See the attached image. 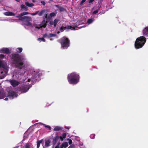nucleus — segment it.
Returning a JSON list of instances; mask_svg holds the SVG:
<instances>
[{"label": "nucleus", "instance_id": "obj_26", "mask_svg": "<svg viewBox=\"0 0 148 148\" xmlns=\"http://www.w3.org/2000/svg\"><path fill=\"white\" fill-rule=\"evenodd\" d=\"M5 97V95L4 93H1L0 91V99L4 98Z\"/></svg>", "mask_w": 148, "mask_h": 148}, {"label": "nucleus", "instance_id": "obj_23", "mask_svg": "<svg viewBox=\"0 0 148 148\" xmlns=\"http://www.w3.org/2000/svg\"><path fill=\"white\" fill-rule=\"evenodd\" d=\"M59 21V20L57 19H55L53 22V25L55 27H56V26L58 22Z\"/></svg>", "mask_w": 148, "mask_h": 148}, {"label": "nucleus", "instance_id": "obj_32", "mask_svg": "<svg viewBox=\"0 0 148 148\" xmlns=\"http://www.w3.org/2000/svg\"><path fill=\"white\" fill-rule=\"evenodd\" d=\"M38 40L40 41V42L41 41L45 42V40L44 38L43 37L39 38L38 39Z\"/></svg>", "mask_w": 148, "mask_h": 148}, {"label": "nucleus", "instance_id": "obj_60", "mask_svg": "<svg viewBox=\"0 0 148 148\" xmlns=\"http://www.w3.org/2000/svg\"><path fill=\"white\" fill-rule=\"evenodd\" d=\"M50 1H52L53 0H49Z\"/></svg>", "mask_w": 148, "mask_h": 148}, {"label": "nucleus", "instance_id": "obj_19", "mask_svg": "<svg viewBox=\"0 0 148 148\" xmlns=\"http://www.w3.org/2000/svg\"><path fill=\"white\" fill-rule=\"evenodd\" d=\"M25 5L29 7H32L34 6V4L33 3H29L28 2H25Z\"/></svg>", "mask_w": 148, "mask_h": 148}, {"label": "nucleus", "instance_id": "obj_62", "mask_svg": "<svg viewBox=\"0 0 148 148\" xmlns=\"http://www.w3.org/2000/svg\"><path fill=\"white\" fill-rule=\"evenodd\" d=\"M33 1H34V0H32Z\"/></svg>", "mask_w": 148, "mask_h": 148}, {"label": "nucleus", "instance_id": "obj_59", "mask_svg": "<svg viewBox=\"0 0 148 148\" xmlns=\"http://www.w3.org/2000/svg\"><path fill=\"white\" fill-rule=\"evenodd\" d=\"M60 33V32L59 31H58V32H57V34H59Z\"/></svg>", "mask_w": 148, "mask_h": 148}, {"label": "nucleus", "instance_id": "obj_51", "mask_svg": "<svg viewBox=\"0 0 148 148\" xmlns=\"http://www.w3.org/2000/svg\"><path fill=\"white\" fill-rule=\"evenodd\" d=\"M71 29H70L72 30H75V27H73L71 26Z\"/></svg>", "mask_w": 148, "mask_h": 148}, {"label": "nucleus", "instance_id": "obj_43", "mask_svg": "<svg viewBox=\"0 0 148 148\" xmlns=\"http://www.w3.org/2000/svg\"><path fill=\"white\" fill-rule=\"evenodd\" d=\"M68 148H75V145L72 144Z\"/></svg>", "mask_w": 148, "mask_h": 148}, {"label": "nucleus", "instance_id": "obj_22", "mask_svg": "<svg viewBox=\"0 0 148 148\" xmlns=\"http://www.w3.org/2000/svg\"><path fill=\"white\" fill-rule=\"evenodd\" d=\"M42 140H38L37 141V148H39L40 144L42 142Z\"/></svg>", "mask_w": 148, "mask_h": 148}, {"label": "nucleus", "instance_id": "obj_57", "mask_svg": "<svg viewBox=\"0 0 148 148\" xmlns=\"http://www.w3.org/2000/svg\"><path fill=\"white\" fill-rule=\"evenodd\" d=\"M15 1H16L17 2H20V0H15Z\"/></svg>", "mask_w": 148, "mask_h": 148}, {"label": "nucleus", "instance_id": "obj_17", "mask_svg": "<svg viewBox=\"0 0 148 148\" xmlns=\"http://www.w3.org/2000/svg\"><path fill=\"white\" fill-rule=\"evenodd\" d=\"M62 147L66 148L68 146V144L67 142H65L63 143L60 145Z\"/></svg>", "mask_w": 148, "mask_h": 148}, {"label": "nucleus", "instance_id": "obj_37", "mask_svg": "<svg viewBox=\"0 0 148 148\" xmlns=\"http://www.w3.org/2000/svg\"><path fill=\"white\" fill-rule=\"evenodd\" d=\"M42 125H44L45 127L48 128L49 130H51V127L49 125H46L45 124H42Z\"/></svg>", "mask_w": 148, "mask_h": 148}, {"label": "nucleus", "instance_id": "obj_61", "mask_svg": "<svg viewBox=\"0 0 148 148\" xmlns=\"http://www.w3.org/2000/svg\"><path fill=\"white\" fill-rule=\"evenodd\" d=\"M60 148H63V147H62L61 146H60Z\"/></svg>", "mask_w": 148, "mask_h": 148}, {"label": "nucleus", "instance_id": "obj_24", "mask_svg": "<svg viewBox=\"0 0 148 148\" xmlns=\"http://www.w3.org/2000/svg\"><path fill=\"white\" fill-rule=\"evenodd\" d=\"M46 10H41L40 12L38 14V15L39 16H41L42 15V14H44Z\"/></svg>", "mask_w": 148, "mask_h": 148}, {"label": "nucleus", "instance_id": "obj_47", "mask_svg": "<svg viewBox=\"0 0 148 148\" xmlns=\"http://www.w3.org/2000/svg\"><path fill=\"white\" fill-rule=\"evenodd\" d=\"M48 35H47V34L45 33L43 35V37L46 38L47 37H48Z\"/></svg>", "mask_w": 148, "mask_h": 148}, {"label": "nucleus", "instance_id": "obj_3", "mask_svg": "<svg viewBox=\"0 0 148 148\" xmlns=\"http://www.w3.org/2000/svg\"><path fill=\"white\" fill-rule=\"evenodd\" d=\"M146 39L145 37L141 36L137 38L134 43V46L136 49L142 48L145 43Z\"/></svg>", "mask_w": 148, "mask_h": 148}, {"label": "nucleus", "instance_id": "obj_5", "mask_svg": "<svg viewBox=\"0 0 148 148\" xmlns=\"http://www.w3.org/2000/svg\"><path fill=\"white\" fill-rule=\"evenodd\" d=\"M18 20L23 21L24 24L27 26L32 25V23L30 22L32 21V19L31 18L30 16H23L19 18Z\"/></svg>", "mask_w": 148, "mask_h": 148}, {"label": "nucleus", "instance_id": "obj_49", "mask_svg": "<svg viewBox=\"0 0 148 148\" xmlns=\"http://www.w3.org/2000/svg\"><path fill=\"white\" fill-rule=\"evenodd\" d=\"M95 0H89L88 1V3H92Z\"/></svg>", "mask_w": 148, "mask_h": 148}, {"label": "nucleus", "instance_id": "obj_20", "mask_svg": "<svg viewBox=\"0 0 148 148\" xmlns=\"http://www.w3.org/2000/svg\"><path fill=\"white\" fill-rule=\"evenodd\" d=\"M5 67V65L4 62L0 60V67L4 68Z\"/></svg>", "mask_w": 148, "mask_h": 148}, {"label": "nucleus", "instance_id": "obj_33", "mask_svg": "<svg viewBox=\"0 0 148 148\" xmlns=\"http://www.w3.org/2000/svg\"><path fill=\"white\" fill-rule=\"evenodd\" d=\"M65 29H66V27L62 26L60 27V31L61 32H63V31H64V30Z\"/></svg>", "mask_w": 148, "mask_h": 148}, {"label": "nucleus", "instance_id": "obj_18", "mask_svg": "<svg viewBox=\"0 0 148 148\" xmlns=\"http://www.w3.org/2000/svg\"><path fill=\"white\" fill-rule=\"evenodd\" d=\"M42 74L41 73H39L37 75V76L38 77V78H37V75H36L35 77V79L36 80H40V77L42 76Z\"/></svg>", "mask_w": 148, "mask_h": 148}, {"label": "nucleus", "instance_id": "obj_27", "mask_svg": "<svg viewBox=\"0 0 148 148\" xmlns=\"http://www.w3.org/2000/svg\"><path fill=\"white\" fill-rule=\"evenodd\" d=\"M32 144L30 143H27L25 145V148H30Z\"/></svg>", "mask_w": 148, "mask_h": 148}, {"label": "nucleus", "instance_id": "obj_35", "mask_svg": "<svg viewBox=\"0 0 148 148\" xmlns=\"http://www.w3.org/2000/svg\"><path fill=\"white\" fill-rule=\"evenodd\" d=\"M39 11H36L34 13H29V14L32 15H36L37 14H38L39 13Z\"/></svg>", "mask_w": 148, "mask_h": 148}, {"label": "nucleus", "instance_id": "obj_41", "mask_svg": "<svg viewBox=\"0 0 148 148\" xmlns=\"http://www.w3.org/2000/svg\"><path fill=\"white\" fill-rule=\"evenodd\" d=\"M48 14H45L44 15V16L43 17V19H47V18Z\"/></svg>", "mask_w": 148, "mask_h": 148}, {"label": "nucleus", "instance_id": "obj_45", "mask_svg": "<svg viewBox=\"0 0 148 148\" xmlns=\"http://www.w3.org/2000/svg\"><path fill=\"white\" fill-rule=\"evenodd\" d=\"M5 57V56L3 54H1L0 55V58L2 59L4 58Z\"/></svg>", "mask_w": 148, "mask_h": 148}, {"label": "nucleus", "instance_id": "obj_9", "mask_svg": "<svg viewBox=\"0 0 148 148\" xmlns=\"http://www.w3.org/2000/svg\"><path fill=\"white\" fill-rule=\"evenodd\" d=\"M8 96L9 97H12V98H14V97H16L17 96L16 93L13 91L9 92L8 94Z\"/></svg>", "mask_w": 148, "mask_h": 148}, {"label": "nucleus", "instance_id": "obj_58", "mask_svg": "<svg viewBox=\"0 0 148 148\" xmlns=\"http://www.w3.org/2000/svg\"><path fill=\"white\" fill-rule=\"evenodd\" d=\"M58 6H59V5H56V6L57 7H58Z\"/></svg>", "mask_w": 148, "mask_h": 148}, {"label": "nucleus", "instance_id": "obj_38", "mask_svg": "<svg viewBox=\"0 0 148 148\" xmlns=\"http://www.w3.org/2000/svg\"><path fill=\"white\" fill-rule=\"evenodd\" d=\"M56 15V14L55 13L53 12L52 13H51L50 14L49 16H50V17H53Z\"/></svg>", "mask_w": 148, "mask_h": 148}, {"label": "nucleus", "instance_id": "obj_14", "mask_svg": "<svg viewBox=\"0 0 148 148\" xmlns=\"http://www.w3.org/2000/svg\"><path fill=\"white\" fill-rule=\"evenodd\" d=\"M7 16H14L15 14L14 13L10 11L6 12L4 13Z\"/></svg>", "mask_w": 148, "mask_h": 148}, {"label": "nucleus", "instance_id": "obj_10", "mask_svg": "<svg viewBox=\"0 0 148 148\" xmlns=\"http://www.w3.org/2000/svg\"><path fill=\"white\" fill-rule=\"evenodd\" d=\"M11 85L13 87H15L18 84V82L14 80H12L10 81Z\"/></svg>", "mask_w": 148, "mask_h": 148}, {"label": "nucleus", "instance_id": "obj_28", "mask_svg": "<svg viewBox=\"0 0 148 148\" xmlns=\"http://www.w3.org/2000/svg\"><path fill=\"white\" fill-rule=\"evenodd\" d=\"M3 73V71H2L1 72V75H0L1 79H3L6 76L5 75V74H2Z\"/></svg>", "mask_w": 148, "mask_h": 148}, {"label": "nucleus", "instance_id": "obj_39", "mask_svg": "<svg viewBox=\"0 0 148 148\" xmlns=\"http://www.w3.org/2000/svg\"><path fill=\"white\" fill-rule=\"evenodd\" d=\"M86 0H82L80 3V5H83V3H84Z\"/></svg>", "mask_w": 148, "mask_h": 148}, {"label": "nucleus", "instance_id": "obj_8", "mask_svg": "<svg viewBox=\"0 0 148 148\" xmlns=\"http://www.w3.org/2000/svg\"><path fill=\"white\" fill-rule=\"evenodd\" d=\"M0 52L3 53L8 54L10 53V51L7 48H3L0 50Z\"/></svg>", "mask_w": 148, "mask_h": 148}, {"label": "nucleus", "instance_id": "obj_13", "mask_svg": "<svg viewBox=\"0 0 148 148\" xmlns=\"http://www.w3.org/2000/svg\"><path fill=\"white\" fill-rule=\"evenodd\" d=\"M59 137L57 136L53 138L52 143L53 145H54L57 143L59 139Z\"/></svg>", "mask_w": 148, "mask_h": 148}, {"label": "nucleus", "instance_id": "obj_53", "mask_svg": "<svg viewBox=\"0 0 148 148\" xmlns=\"http://www.w3.org/2000/svg\"><path fill=\"white\" fill-rule=\"evenodd\" d=\"M60 142H58L57 143V146H59V145H60Z\"/></svg>", "mask_w": 148, "mask_h": 148}, {"label": "nucleus", "instance_id": "obj_11", "mask_svg": "<svg viewBox=\"0 0 148 148\" xmlns=\"http://www.w3.org/2000/svg\"><path fill=\"white\" fill-rule=\"evenodd\" d=\"M51 140L49 139L45 140V146H43V148H46V147L49 146L51 145Z\"/></svg>", "mask_w": 148, "mask_h": 148}, {"label": "nucleus", "instance_id": "obj_1", "mask_svg": "<svg viewBox=\"0 0 148 148\" xmlns=\"http://www.w3.org/2000/svg\"><path fill=\"white\" fill-rule=\"evenodd\" d=\"M11 59L16 68L21 70L24 67V59L22 56L18 53H14L12 54Z\"/></svg>", "mask_w": 148, "mask_h": 148}, {"label": "nucleus", "instance_id": "obj_40", "mask_svg": "<svg viewBox=\"0 0 148 148\" xmlns=\"http://www.w3.org/2000/svg\"><path fill=\"white\" fill-rule=\"evenodd\" d=\"M67 140H69V145H71L72 144V140L71 139H69L68 138L67 139Z\"/></svg>", "mask_w": 148, "mask_h": 148}, {"label": "nucleus", "instance_id": "obj_52", "mask_svg": "<svg viewBox=\"0 0 148 148\" xmlns=\"http://www.w3.org/2000/svg\"><path fill=\"white\" fill-rule=\"evenodd\" d=\"M49 24L51 25L53 24V22L51 21H50L49 22Z\"/></svg>", "mask_w": 148, "mask_h": 148}, {"label": "nucleus", "instance_id": "obj_34", "mask_svg": "<svg viewBox=\"0 0 148 148\" xmlns=\"http://www.w3.org/2000/svg\"><path fill=\"white\" fill-rule=\"evenodd\" d=\"M100 9V8H99L95 10L94 11L92 12V14H96L97 13H98L99 10Z\"/></svg>", "mask_w": 148, "mask_h": 148}, {"label": "nucleus", "instance_id": "obj_46", "mask_svg": "<svg viewBox=\"0 0 148 148\" xmlns=\"http://www.w3.org/2000/svg\"><path fill=\"white\" fill-rule=\"evenodd\" d=\"M41 3L43 5H45L46 3H45V2L44 1H41Z\"/></svg>", "mask_w": 148, "mask_h": 148}, {"label": "nucleus", "instance_id": "obj_15", "mask_svg": "<svg viewBox=\"0 0 148 148\" xmlns=\"http://www.w3.org/2000/svg\"><path fill=\"white\" fill-rule=\"evenodd\" d=\"M66 136V133H64L62 134V136H60L59 138L61 141H63V138H65Z\"/></svg>", "mask_w": 148, "mask_h": 148}, {"label": "nucleus", "instance_id": "obj_56", "mask_svg": "<svg viewBox=\"0 0 148 148\" xmlns=\"http://www.w3.org/2000/svg\"><path fill=\"white\" fill-rule=\"evenodd\" d=\"M30 81H31V80L30 79H28L27 80V82H29Z\"/></svg>", "mask_w": 148, "mask_h": 148}, {"label": "nucleus", "instance_id": "obj_7", "mask_svg": "<svg viewBox=\"0 0 148 148\" xmlns=\"http://www.w3.org/2000/svg\"><path fill=\"white\" fill-rule=\"evenodd\" d=\"M48 23L47 21H45V19H43L41 23L39 25V26H37L36 27V28L40 29L41 28L43 27L45 28L47 25V23Z\"/></svg>", "mask_w": 148, "mask_h": 148}, {"label": "nucleus", "instance_id": "obj_16", "mask_svg": "<svg viewBox=\"0 0 148 148\" xmlns=\"http://www.w3.org/2000/svg\"><path fill=\"white\" fill-rule=\"evenodd\" d=\"M62 130V128L58 126L55 127L53 129L54 131H58L61 130Z\"/></svg>", "mask_w": 148, "mask_h": 148}, {"label": "nucleus", "instance_id": "obj_2", "mask_svg": "<svg viewBox=\"0 0 148 148\" xmlns=\"http://www.w3.org/2000/svg\"><path fill=\"white\" fill-rule=\"evenodd\" d=\"M80 76L75 72H73L69 74L67 76V79L69 83L72 84H76L79 82Z\"/></svg>", "mask_w": 148, "mask_h": 148}, {"label": "nucleus", "instance_id": "obj_4", "mask_svg": "<svg viewBox=\"0 0 148 148\" xmlns=\"http://www.w3.org/2000/svg\"><path fill=\"white\" fill-rule=\"evenodd\" d=\"M58 41L61 44V47L64 49H67L69 46L70 41L65 36L61 38Z\"/></svg>", "mask_w": 148, "mask_h": 148}, {"label": "nucleus", "instance_id": "obj_29", "mask_svg": "<svg viewBox=\"0 0 148 148\" xmlns=\"http://www.w3.org/2000/svg\"><path fill=\"white\" fill-rule=\"evenodd\" d=\"M56 36V34H50L48 36V38H50L51 37H55Z\"/></svg>", "mask_w": 148, "mask_h": 148}, {"label": "nucleus", "instance_id": "obj_21", "mask_svg": "<svg viewBox=\"0 0 148 148\" xmlns=\"http://www.w3.org/2000/svg\"><path fill=\"white\" fill-rule=\"evenodd\" d=\"M21 9H25V10L26 11L27 10V7L24 5L22 4L21 5Z\"/></svg>", "mask_w": 148, "mask_h": 148}, {"label": "nucleus", "instance_id": "obj_6", "mask_svg": "<svg viewBox=\"0 0 148 148\" xmlns=\"http://www.w3.org/2000/svg\"><path fill=\"white\" fill-rule=\"evenodd\" d=\"M29 87L28 85H23L21 86L19 90L21 91V93H25L29 89Z\"/></svg>", "mask_w": 148, "mask_h": 148}, {"label": "nucleus", "instance_id": "obj_36", "mask_svg": "<svg viewBox=\"0 0 148 148\" xmlns=\"http://www.w3.org/2000/svg\"><path fill=\"white\" fill-rule=\"evenodd\" d=\"M95 134H92L90 135V137L92 139H94L95 138Z\"/></svg>", "mask_w": 148, "mask_h": 148}, {"label": "nucleus", "instance_id": "obj_12", "mask_svg": "<svg viewBox=\"0 0 148 148\" xmlns=\"http://www.w3.org/2000/svg\"><path fill=\"white\" fill-rule=\"evenodd\" d=\"M143 35L147 37L148 36V27H145L143 30Z\"/></svg>", "mask_w": 148, "mask_h": 148}, {"label": "nucleus", "instance_id": "obj_48", "mask_svg": "<svg viewBox=\"0 0 148 148\" xmlns=\"http://www.w3.org/2000/svg\"><path fill=\"white\" fill-rule=\"evenodd\" d=\"M59 9L60 11H62L63 10L64 8L61 7H60Z\"/></svg>", "mask_w": 148, "mask_h": 148}, {"label": "nucleus", "instance_id": "obj_31", "mask_svg": "<svg viewBox=\"0 0 148 148\" xmlns=\"http://www.w3.org/2000/svg\"><path fill=\"white\" fill-rule=\"evenodd\" d=\"M29 14V13L27 12H23L21 13V16L22 17H23V16L25 15Z\"/></svg>", "mask_w": 148, "mask_h": 148}, {"label": "nucleus", "instance_id": "obj_42", "mask_svg": "<svg viewBox=\"0 0 148 148\" xmlns=\"http://www.w3.org/2000/svg\"><path fill=\"white\" fill-rule=\"evenodd\" d=\"M46 19L47 21L48 22L50 20V16L49 15L47 16V18Z\"/></svg>", "mask_w": 148, "mask_h": 148}, {"label": "nucleus", "instance_id": "obj_44", "mask_svg": "<svg viewBox=\"0 0 148 148\" xmlns=\"http://www.w3.org/2000/svg\"><path fill=\"white\" fill-rule=\"evenodd\" d=\"M66 28V29H70L71 28V26L70 25L67 26L66 27H65Z\"/></svg>", "mask_w": 148, "mask_h": 148}, {"label": "nucleus", "instance_id": "obj_54", "mask_svg": "<svg viewBox=\"0 0 148 148\" xmlns=\"http://www.w3.org/2000/svg\"><path fill=\"white\" fill-rule=\"evenodd\" d=\"M55 148H59V147L58 146H56Z\"/></svg>", "mask_w": 148, "mask_h": 148}, {"label": "nucleus", "instance_id": "obj_30", "mask_svg": "<svg viewBox=\"0 0 148 148\" xmlns=\"http://www.w3.org/2000/svg\"><path fill=\"white\" fill-rule=\"evenodd\" d=\"M22 50L23 49L21 48H18L16 49V51H17V52L19 53L22 52Z\"/></svg>", "mask_w": 148, "mask_h": 148}, {"label": "nucleus", "instance_id": "obj_50", "mask_svg": "<svg viewBox=\"0 0 148 148\" xmlns=\"http://www.w3.org/2000/svg\"><path fill=\"white\" fill-rule=\"evenodd\" d=\"M21 14H19L16 17V18H20L21 17H22L21 16Z\"/></svg>", "mask_w": 148, "mask_h": 148}, {"label": "nucleus", "instance_id": "obj_25", "mask_svg": "<svg viewBox=\"0 0 148 148\" xmlns=\"http://www.w3.org/2000/svg\"><path fill=\"white\" fill-rule=\"evenodd\" d=\"M94 19L92 18L88 19L87 21V23L88 24L92 23L94 21Z\"/></svg>", "mask_w": 148, "mask_h": 148}, {"label": "nucleus", "instance_id": "obj_63", "mask_svg": "<svg viewBox=\"0 0 148 148\" xmlns=\"http://www.w3.org/2000/svg\"><path fill=\"white\" fill-rule=\"evenodd\" d=\"M17 148V147H16V148Z\"/></svg>", "mask_w": 148, "mask_h": 148}, {"label": "nucleus", "instance_id": "obj_55", "mask_svg": "<svg viewBox=\"0 0 148 148\" xmlns=\"http://www.w3.org/2000/svg\"><path fill=\"white\" fill-rule=\"evenodd\" d=\"M4 100H5V101L8 100V98L6 97V98L5 99H4Z\"/></svg>", "mask_w": 148, "mask_h": 148}]
</instances>
